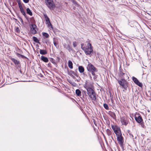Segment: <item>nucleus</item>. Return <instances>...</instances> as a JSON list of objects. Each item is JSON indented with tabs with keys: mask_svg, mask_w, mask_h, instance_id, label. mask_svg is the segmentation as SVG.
<instances>
[{
	"mask_svg": "<svg viewBox=\"0 0 151 151\" xmlns=\"http://www.w3.org/2000/svg\"><path fill=\"white\" fill-rule=\"evenodd\" d=\"M78 70L79 72L81 73H82L84 71V69L83 67L81 66H80L78 67Z\"/></svg>",
	"mask_w": 151,
	"mask_h": 151,
	"instance_id": "nucleus-18",
	"label": "nucleus"
},
{
	"mask_svg": "<svg viewBox=\"0 0 151 151\" xmlns=\"http://www.w3.org/2000/svg\"><path fill=\"white\" fill-rule=\"evenodd\" d=\"M17 2L18 4L19 9H20L23 7L24 4L23 3L21 4V3L20 0H18V1H17Z\"/></svg>",
	"mask_w": 151,
	"mask_h": 151,
	"instance_id": "nucleus-19",
	"label": "nucleus"
},
{
	"mask_svg": "<svg viewBox=\"0 0 151 151\" xmlns=\"http://www.w3.org/2000/svg\"><path fill=\"white\" fill-rule=\"evenodd\" d=\"M40 75H41V76H40L41 77H42L43 76L42 75H41V74H40Z\"/></svg>",
	"mask_w": 151,
	"mask_h": 151,
	"instance_id": "nucleus-47",
	"label": "nucleus"
},
{
	"mask_svg": "<svg viewBox=\"0 0 151 151\" xmlns=\"http://www.w3.org/2000/svg\"><path fill=\"white\" fill-rule=\"evenodd\" d=\"M81 49L83 50L86 55H89L93 51L92 48L89 47H82Z\"/></svg>",
	"mask_w": 151,
	"mask_h": 151,
	"instance_id": "nucleus-5",
	"label": "nucleus"
},
{
	"mask_svg": "<svg viewBox=\"0 0 151 151\" xmlns=\"http://www.w3.org/2000/svg\"><path fill=\"white\" fill-rule=\"evenodd\" d=\"M16 54L19 57L20 56V55H21V54H19V53H18L17 52L16 53Z\"/></svg>",
	"mask_w": 151,
	"mask_h": 151,
	"instance_id": "nucleus-39",
	"label": "nucleus"
},
{
	"mask_svg": "<svg viewBox=\"0 0 151 151\" xmlns=\"http://www.w3.org/2000/svg\"><path fill=\"white\" fill-rule=\"evenodd\" d=\"M83 44H81V47H83Z\"/></svg>",
	"mask_w": 151,
	"mask_h": 151,
	"instance_id": "nucleus-44",
	"label": "nucleus"
},
{
	"mask_svg": "<svg viewBox=\"0 0 151 151\" xmlns=\"http://www.w3.org/2000/svg\"><path fill=\"white\" fill-rule=\"evenodd\" d=\"M87 47H89L90 48H92V46L91 45V44L90 43H88V46Z\"/></svg>",
	"mask_w": 151,
	"mask_h": 151,
	"instance_id": "nucleus-35",
	"label": "nucleus"
},
{
	"mask_svg": "<svg viewBox=\"0 0 151 151\" xmlns=\"http://www.w3.org/2000/svg\"><path fill=\"white\" fill-rule=\"evenodd\" d=\"M47 6L50 9H53L55 6L52 0H45Z\"/></svg>",
	"mask_w": 151,
	"mask_h": 151,
	"instance_id": "nucleus-4",
	"label": "nucleus"
},
{
	"mask_svg": "<svg viewBox=\"0 0 151 151\" xmlns=\"http://www.w3.org/2000/svg\"><path fill=\"white\" fill-rule=\"evenodd\" d=\"M111 101L112 103L113 104L114 101H113V99L112 98H111Z\"/></svg>",
	"mask_w": 151,
	"mask_h": 151,
	"instance_id": "nucleus-43",
	"label": "nucleus"
},
{
	"mask_svg": "<svg viewBox=\"0 0 151 151\" xmlns=\"http://www.w3.org/2000/svg\"><path fill=\"white\" fill-rule=\"evenodd\" d=\"M132 80L137 85H142V84L141 83L139 82L138 80L135 77H132Z\"/></svg>",
	"mask_w": 151,
	"mask_h": 151,
	"instance_id": "nucleus-13",
	"label": "nucleus"
},
{
	"mask_svg": "<svg viewBox=\"0 0 151 151\" xmlns=\"http://www.w3.org/2000/svg\"><path fill=\"white\" fill-rule=\"evenodd\" d=\"M68 73L69 75L72 77H78L77 73L76 72L70 70L68 71Z\"/></svg>",
	"mask_w": 151,
	"mask_h": 151,
	"instance_id": "nucleus-10",
	"label": "nucleus"
},
{
	"mask_svg": "<svg viewBox=\"0 0 151 151\" xmlns=\"http://www.w3.org/2000/svg\"><path fill=\"white\" fill-rule=\"evenodd\" d=\"M15 32L18 33H19L20 32V29L19 27H15Z\"/></svg>",
	"mask_w": 151,
	"mask_h": 151,
	"instance_id": "nucleus-28",
	"label": "nucleus"
},
{
	"mask_svg": "<svg viewBox=\"0 0 151 151\" xmlns=\"http://www.w3.org/2000/svg\"><path fill=\"white\" fill-rule=\"evenodd\" d=\"M149 92V96L150 97V100L151 101V91H150Z\"/></svg>",
	"mask_w": 151,
	"mask_h": 151,
	"instance_id": "nucleus-37",
	"label": "nucleus"
},
{
	"mask_svg": "<svg viewBox=\"0 0 151 151\" xmlns=\"http://www.w3.org/2000/svg\"><path fill=\"white\" fill-rule=\"evenodd\" d=\"M68 66L70 69L73 68V63L70 60H69L68 62Z\"/></svg>",
	"mask_w": 151,
	"mask_h": 151,
	"instance_id": "nucleus-23",
	"label": "nucleus"
},
{
	"mask_svg": "<svg viewBox=\"0 0 151 151\" xmlns=\"http://www.w3.org/2000/svg\"><path fill=\"white\" fill-rule=\"evenodd\" d=\"M9 58L17 66V68L18 69V67H20L21 66L20 63L19 61L17 60L15 58L10 57Z\"/></svg>",
	"mask_w": 151,
	"mask_h": 151,
	"instance_id": "nucleus-8",
	"label": "nucleus"
},
{
	"mask_svg": "<svg viewBox=\"0 0 151 151\" xmlns=\"http://www.w3.org/2000/svg\"><path fill=\"white\" fill-rule=\"evenodd\" d=\"M134 118L136 121L139 123H140L142 120L141 117L138 115L135 116Z\"/></svg>",
	"mask_w": 151,
	"mask_h": 151,
	"instance_id": "nucleus-11",
	"label": "nucleus"
},
{
	"mask_svg": "<svg viewBox=\"0 0 151 151\" xmlns=\"http://www.w3.org/2000/svg\"><path fill=\"white\" fill-rule=\"evenodd\" d=\"M51 65V64L50 63H48V66L51 67V66H50Z\"/></svg>",
	"mask_w": 151,
	"mask_h": 151,
	"instance_id": "nucleus-41",
	"label": "nucleus"
},
{
	"mask_svg": "<svg viewBox=\"0 0 151 151\" xmlns=\"http://www.w3.org/2000/svg\"><path fill=\"white\" fill-rule=\"evenodd\" d=\"M88 96L90 99L92 101H95L96 100V93L94 91H93L90 93L88 94Z\"/></svg>",
	"mask_w": 151,
	"mask_h": 151,
	"instance_id": "nucleus-7",
	"label": "nucleus"
},
{
	"mask_svg": "<svg viewBox=\"0 0 151 151\" xmlns=\"http://www.w3.org/2000/svg\"><path fill=\"white\" fill-rule=\"evenodd\" d=\"M20 56H21L22 57H23L24 56L22 55H20Z\"/></svg>",
	"mask_w": 151,
	"mask_h": 151,
	"instance_id": "nucleus-46",
	"label": "nucleus"
},
{
	"mask_svg": "<svg viewBox=\"0 0 151 151\" xmlns=\"http://www.w3.org/2000/svg\"><path fill=\"white\" fill-rule=\"evenodd\" d=\"M42 35L44 37L46 38H48L49 36L48 34L45 32L42 33Z\"/></svg>",
	"mask_w": 151,
	"mask_h": 151,
	"instance_id": "nucleus-29",
	"label": "nucleus"
},
{
	"mask_svg": "<svg viewBox=\"0 0 151 151\" xmlns=\"http://www.w3.org/2000/svg\"><path fill=\"white\" fill-rule=\"evenodd\" d=\"M64 47L69 52L73 50L71 47V42L68 39L67 40L66 42H64L63 44Z\"/></svg>",
	"mask_w": 151,
	"mask_h": 151,
	"instance_id": "nucleus-3",
	"label": "nucleus"
},
{
	"mask_svg": "<svg viewBox=\"0 0 151 151\" xmlns=\"http://www.w3.org/2000/svg\"><path fill=\"white\" fill-rule=\"evenodd\" d=\"M118 82L120 85H126L127 84V81L124 79L119 81Z\"/></svg>",
	"mask_w": 151,
	"mask_h": 151,
	"instance_id": "nucleus-14",
	"label": "nucleus"
},
{
	"mask_svg": "<svg viewBox=\"0 0 151 151\" xmlns=\"http://www.w3.org/2000/svg\"><path fill=\"white\" fill-rule=\"evenodd\" d=\"M32 39L35 42L38 43H39V40L36 37L33 36L32 37Z\"/></svg>",
	"mask_w": 151,
	"mask_h": 151,
	"instance_id": "nucleus-25",
	"label": "nucleus"
},
{
	"mask_svg": "<svg viewBox=\"0 0 151 151\" xmlns=\"http://www.w3.org/2000/svg\"><path fill=\"white\" fill-rule=\"evenodd\" d=\"M87 69L89 72L91 73L93 76V79L95 80L97 76L95 74V73L97 71V69L90 63H88L87 67Z\"/></svg>",
	"mask_w": 151,
	"mask_h": 151,
	"instance_id": "nucleus-2",
	"label": "nucleus"
},
{
	"mask_svg": "<svg viewBox=\"0 0 151 151\" xmlns=\"http://www.w3.org/2000/svg\"><path fill=\"white\" fill-rule=\"evenodd\" d=\"M43 16L46 21V23L47 24L48 26L49 27H50L51 28H53L50 22V19L47 15L46 14H43Z\"/></svg>",
	"mask_w": 151,
	"mask_h": 151,
	"instance_id": "nucleus-6",
	"label": "nucleus"
},
{
	"mask_svg": "<svg viewBox=\"0 0 151 151\" xmlns=\"http://www.w3.org/2000/svg\"><path fill=\"white\" fill-rule=\"evenodd\" d=\"M20 10L22 14L25 17H26V14L24 10L23 9V7L20 9Z\"/></svg>",
	"mask_w": 151,
	"mask_h": 151,
	"instance_id": "nucleus-24",
	"label": "nucleus"
},
{
	"mask_svg": "<svg viewBox=\"0 0 151 151\" xmlns=\"http://www.w3.org/2000/svg\"><path fill=\"white\" fill-rule=\"evenodd\" d=\"M20 20L22 21V19L21 18H20Z\"/></svg>",
	"mask_w": 151,
	"mask_h": 151,
	"instance_id": "nucleus-48",
	"label": "nucleus"
},
{
	"mask_svg": "<svg viewBox=\"0 0 151 151\" xmlns=\"http://www.w3.org/2000/svg\"><path fill=\"white\" fill-rule=\"evenodd\" d=\"M111 128L116 134L118 143L121 147L123 145L124 139L120 128L117 126L111 125Z\"/></svg>",
	"mask_w": 151,
	"mask_h": 151,
	"instance_id": "nucleus-1",
	"label": "nucleus"
},
{
	"mask_svg": "<svg viewBox=\"0 0 151 151\" xmlns=\"http://www.w3.org/2000/svg\"><path fill=\"white\" fill-rule=\"evenodd\" d=\"M82 73H82L81 74V76L82 77L84 78H86L87 77V76L86 74V73L85 72H83Z\"/></svg>",
	"mask_w": 151,
	"mask_h": 151,
	"instance_id": "nucleus-27",
	"label": "nucleus"
},
{
	"mask_svg": "<svg viewBox=\"0 0 151 151\" xmlns=\"http://www.w3.org/2000/svg\"><path fill=\"white\" fill-rule=\"evenodd\" d=\"M139 86L141 87H142V86H140V85H139Z\"/></svg>",
	"mask_w": 151,
	"mask_h": 151,
	"instance_id": "nucleus-50",
	"label": "nucleus"
},
{
	"mask_svg": "<svg viewBox=\"0 0 151 151\" xmlns=\"http://www.w3.org/2000/svg\"><path fill=\"white\" fill-rule=\"evenodd\" d=\"M40 52L41 54L42 55H45L47 53V51L43 50H40Z\"/></svg>",
	"mask_w": 151,
	"mask_h": 151,
	"instance_id": "nucleus-20",
	"label": "nucleus"
},
{
	"mask_svg": "<svg viewBox=\"0 0 151 151\" xmlns=\"http://www.w3.org/2000/svg\"><path fill=\"white\" fill-rule=\"evenodd\" d=\"M128 133L130 136H132V137L133 138L134 137V136L132 134H131V133L130 132V131H128Z\"/></svg>",
	"mask_w": 151,
	"mask_h": 151,
	"instance_id": "nucleus-36",
	"label": "nucleus"
},
{
	"mask_svg": "<svg viewBox=\"0 0 151 151\" xmlns=\"http://www.w3.org/2000/svg\"><path fill=\"white\" fill-rule=\"evenodd\" d=\"M76 93L77 95L78 96H80L81 95V91L78 89L76 90Z\"/></svg>",
	"mask_w": 151,
	"mask_h": 151,
	"instance_id": "nucleus-21",
	"label": "nucleus"
},
{
	"mask_svg": "<svg viewBox=\"0 0 151 151\" xmlns=\"http://www.w3.org/2000/svg\"><path fill=\"white\" fill-rule=\"evenodd\" d=\"M50 61L53 63L55 64V62L54 59L52 58H51L50 60Z\"/></svg>",
	"mask_w": 151,
	"mask_h": 151,
	"instance_id": "nucleus-34",
	"label": "nucleus"
},
{
	"mask_svg": "<svg viewBox=\"0 0 151 151\" xmlns=\"http://www.w3.org/2000/svg\"><path fill=\"white\" fill-rule=\"evenodd\" d=\"M77 45V42L76 41H74L73 42V46L74 47H76Z\"/></svg>",
	"mask_w": 151,
	"mask_h": 151,
	"instance_id": "nucleus-33",
	"label": "nucleus"
},
{
	"mask_svg": "<svg viewBox=\"0 0 151 151\" xmlns=\"http://www.w3.org/2000/svg\"><path fill=\"white\" fill-rule=\"evenodd\" d=\"M121 122L122 124L125 125H127L128 123V122L126 118L125 117H122L121 120Z\"/></svg>",
	"mask_w": 151,
	"mask_h": 151,
	"instance_id": "nucleus-12",
	"label": "nucleus"
},
{
	"mask_svg": "<svg viewBox=\"0 0 151 151\" xmlns=\"http://www.w3.org/2000/svg\"><path fill=\"white\" fill-rule=\"evenodd\" d=\"M108 114L113 119H115L116 118L115 114L114 112L109 111L108 112Z\"/></svg>",
	"mask_w": 151,
	"mask_h": 151,
	"instance_id": "nucleus-16",
	"label": "nucleus"
},
{
	"mask_svg": "<svg viewBox=\"0 0 151 151\" xmlns=\"http://www.w3.org/2000/svg\"><path fill=\"white\" fill-rule=\"evenodd\" d=\"M53 43L54 45L57 48H58L57 46L58 44V43L56 41L54 40L53 41Z\"/></svg>",
	"mask_w": 151,
	"mask_h": 151,
	"instance_id": "nucleus-32",
	"label": "nucleus"
},
{
	"mask_svg": "<svg viewBox=\"0 0 151 151\" xmlns=\"http://www.w3.org/2000/svg\"><path fill=\"white\" fill-rule=\"evenodd\" d=\"M104 108L108 110L109 109V107L108 105L106 104H104Z\"/></svg>",
	"mask_w": 151,
	"mask_h": 151,
	"instance_id": "nucleus-31",
	"label": "nucleus"
},
{
	"mask_svg": "<svg viewBox=\"0 0 151 151\" xmlns=\"http://www.w3.org/2000/svg\"><path fill=\"white\" fill-rule=\"evenodd\" d=\"M36 26L35 24H32L31 25V32L32 34H35L37 33L36 29Z\"/></svg>",
	"mask_w": 151,
	"mask_h": 151,
	"instance_id": "nucleus-9",
	"label": "nucleus"
},
{
	"mask_svg": "<svg viewBox=\"0 0 151 151\" xmlns=\"http://www.w3.org/2000/svg\"><path fill=\"white\" fill-rule=\"evenodd\" d=\"M73 2L74 3V4H77L76 2L75 1H73Z\"/></svg>",
	"mask_w": 151,
	"mask_h": 151,
	"instance_id": "nucleus-42",
	"label": "nucleus"
},
{
	"mask_svg": "<svg viewBox=\"0 0 151 151\" xmlns=\"http://www.w3.org/2000/svg\"><path fill=\"white\" fill-rule=\"evenodd\" d=\"M24 2L25 3H27L29 2V0H23Z\"/></svg>",
	"mask_w": 151,
	"mask_h": 151,
	"instance_id": "nucleus-38",
	"label": "nucleus"
},
{
	"mask_svg": "<svg viewBox=\"0 0 151 151\" xmlns=\"http://www.w3.org/2000/svg\"><path fill=\"white\" fill-rule=\"evenodd\" d=\"M89 76H90V78L91 79H92V77L91 76V75L90 74H89Z\"/></svg>",
	"mask_w": 151,
	"mask_h": 151,
	"instance_id": "nucleus-45",
	"label": "nucleus"
},
{
	"mask_svg": "<svg viewBox=\"0 0 151 151\" xmlns=\"http://www.w3.org/2000/svg\"><path fill=\"white\" fill-rule=\"evenodd\" d=\"M84 87L87 90L88 93V94H89V93H91L94 91V90L92 88H91L88 87V86H85Z\"/></svg>",
	"mask_w": 151,
	"mask_h": 151,
	"instance_id": "nucleus-15",
	"label": "nucleus"
},
{
	"mask_svg": "<svg viewBox=\"0 0 151 151\" xmlns=\"http://www.w3.org/2000/svg\"><path fill=\"white\" fill-rule=\"evenodd\" d=\"M27 13L30 16H32V14L29 8H27Z\"/></svg>",
	"mask_w": 151,
	"mask_h": 151,
	"instance_id": "nucleus-26",
	"label": "nucleus"
},
{
	"mask_svg": "<svg viewBox=\"0 0 151 151\" xmlns=\"http://www.w3.org/2000/svg\"><path fill=\"white\" fill-rule=\"evenodd\" d=\"M41 59L42 61L45 63H47L48 61V59L47 58L43 55L41 56Z\"/></svg>",
	"mask_w": 151,
	"mask_h": 151,
	"instance_id": "nucleus-17",
	"label": "nucleus"
},
{
	"mask_svg": "<svg viewBox=\"0 0 151 151\" xmlns=\"http://www.w3.org/2000/svg\"><path fill=\"white\" fill-rule=\"evenodd\" d=\"M120 88H124V90H126L128 86H119Z\"/></svg>",
	"mask_w": 151,
	"mask_h": 151,
	"instance_id": "nucleus-30",
	"label": "nucleus"
},
{
	"mask_svg": "<svg viewBox=\"0 0 151 151\" xmlns=\"http://www.w3.org/2000/svg\"><path fill=\"white\" fill-rule=\"evenodd\" d=\"M124 75V73H120V75L121 76H122L123 75Z\"/></svg>",
	"mask_w": 151,
	"mask_h": 151,
	"instance_id": "nucleus-40",
	"label": "nucleus"
},
{
	"mask_svg": "<svg viewBox=\"0 0 151 151\" xmlns=\"http://www.w3.org/2000/svg\"><path fill=\"white\" fill-rule=\"evenodd\" d=\"M107 134L108 136H111L112 133V132L110 129H107L106 130Z\"/></svg>",
	"mask_w": 151,
	"mask_h": 151,
	"instance_id": "nucleus-22",
	"label": "nucleus"
},
{
	"mask_svg": "<svg viewBox=\"0 0 151 151\" xmlns=\"http://www.w3.org/2000/svg\"><path fill=\"white\" fill-rule=\"evenodd\" d=\"M20 72L21 73H22V71H21V70H20Z\"/></svg>",
	"mask_w": 151,
	"mask_h": 151,
	"instance_id": "nucleus-49",
	"label": "nucleus"
}]
</instances>
